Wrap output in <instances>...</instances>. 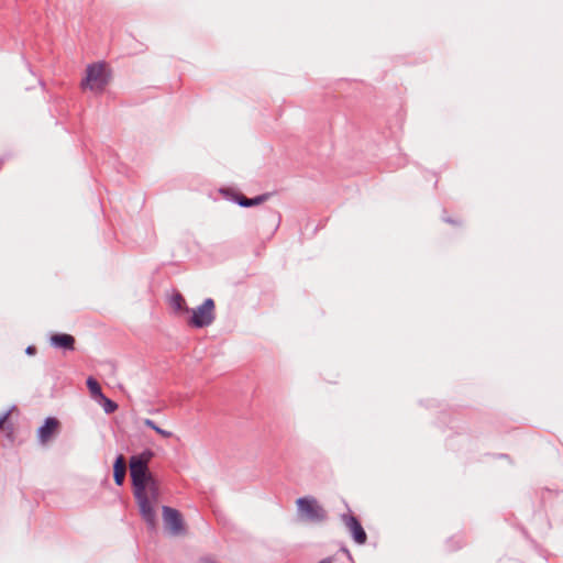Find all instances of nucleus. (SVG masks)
<instances>
[{
    "label": "nucleus",
    "instance_id": "1",
    "mask_svg": "<svg viewBox=\"0 0 563 563\" xmlns=\"http://www.w3.org/2000/svg\"><path fill=\"white\" fill-rule=\"evenodd\" d=\"M110 78L111 71L106 63L91 64L86 69V76L81 81V88L95 93H101L108 86Z\"/></svg>",
    "mask_w": 563,
    "mask_h": 563
},
{
    "label": "nucleus",
    "instance_id": "2",
    "mask_svg": "<svg viewBox=\"0 0 563 563\" xmlns=\"http://www.w3.org/2000/svg\"><path fill=\"white\" fill-rule=\"evenodd\" d=\"M298 515L302 520L320 523L327 519V510L314 497H301L296 500Z\"/></svg>",
    "mask_w": 563,
    "mask_h": 563
},
{
    "label": "nucleus",
    "instance_id": "3",
    "mask_svg": "<svg viewBox=\"0 0 563 563\" xmlns=\"http://www.w3.org/2000/svg\"><path fill=\"white\" fill-rule=\"evenodd\" d=\"M158 496V482L151 471H145L143 486V519L152 527L155 525L154 514L147 501L156 500Z\"/></svg>",
    "mask_w": 563,
    "mask_h": 563
},
{
    "label": "nucleus",
    "instance_id": "4",
    "mask_svg": "<svg viewBox=\"0 0 563 563\" xmlns=\"http://www.w3.org/2000/svg\"><path fill=\"white\" fill-rule=\"evenodd\" d=\"M191 316L187 323L194 328H205L210 325L214 320V301L210 298L206 299L201 306L190 310Z\"/></svg>",
    "mask_w": 563,
    "mask_h": 563
},
{
    "label": "nucleus",
    "instance_id": "5",
    "mask_svg": "<svg viewBox=\"0 0 563 563\" xmlns=\"http://www.w3.org/2000/svg\"><path fill=\"white\" fill-rule=\"evenodd\" d=\"M165 529L170 536L180 537L186 534V523L181 514L168 506L162 508Z\"/></svg>",
    "mask_w": 563,
    "mask_h": 563
},
{
    "label": "nucleus",
    "instance_id": "6",
    "mask_svg": "<svg viewBox=\"0 0 563 563\" xmlns=\"http://www.w3.org/2000/svg\"><path fill=\"white\" fill-rule=\"evenodd\" d=\"M130 475L134 498L141 505V455H134L131 457Z\"/></svg>",
    "mask_w": 563,
    "mask_h": 563
},
{
    "label": "nucleus",
    "instance_id": "7",
    "mask_svg": "<svg viewBox=\"0 0 563 563\" xmlns=\"http://www.w3.org/2000/svg\"><path fill=\"white\" fill-rule=\"evenodd\" d=\"M343 522L357 544H364L366 542L367 534L354 516H344Z\"/></svg>",
    "mask_w": 563,
    "mask_h": 563
},
{
    "label": "nucleus",
    "instance_id": "8",
    "mask_svg": "<svg viewBox=\"0 0 563 563\" xmlns=\"http://www.w3.org/2000/svg\"><path fill=\"white\" fill-rule=\"evenodd\" d=\"M59 430V421L56 418H47L44 426L38 431L40 441L46 444L51 441Z\"/></svg>",
    "mask_w": 563,
    "mask_h": 563
},
{
    "label": "nucleus",
    "instance_id": "9",
    "mask_svg": "<svg viewBox=\"0 0 563 563\" xmlns=\"http://www.w3.org/2000/svg\"><path fill=\"white\" fill-rule=\"evenodd\" d=\"M169 306L172 310L179 316L190 312L185 298L179 292L174 294L169 298Z\"/></svg>",
    "mask_w": 563,
    "mask_h": 563
},
{
    "label": "nucleus",
    "instance_id": "10",
    "mask_svg": "<svg viewBox=\"0 0 563 563\" xmlns=\"http://www.w3.org/2000/svg\"><path fill=\"white\" fill-rule=\"evenodd\" d=\"M51 342L54 346L65 349V350H74L75 339L70 334L58 333L54 334L51 338Z\"/></svg>",
    "mask_w": 563,
    "mask_h": 563
},
{
    "label": "nucleus",
    "instance_id": "11",
    "mask_svg": "<svg viewBox=\"0 0 563 563\" xmlns=\"http://www.w3.org/2000/svg\"><path fill=\"white\" fill-rule=\"evenodd\" d=\"M126 474V462L123 455H119L113 466V476L118 485H122Z\"/></svg>",
    "mask_w": 563,
    "mask_h": 563
},
{
    "label": "nucleus",
    "instance_id": "12",
    "mask_svg": "<svg viewBox=\"0 0 563 563\" xmlns=\"http://www.w3.org/2000/svg\"><path fill=\"white\" fill-rule=\"evenodd\" d=\"M87 387H88L90 395L93 399L98 400L100 397L103 396V394L101 391V387L95 378L89 377L87 379Z\"/></svg>",
    "mask_w": 563,
    "mask_h": 563
},
{
    "label": "nucleus",
    "instance_id": "13",
    "mask_svg": "<svg viewBox=\"0 0 563 563\" xmlns=\"http://www.w3.org/2000/svg\"><path fill=\"white\" fill-rule=\"evenodd\" d=\"M143 424L153 429L156 433H158L159 435H162L165 439H168L173 435V433L170 431L159 428L154 421H152L150 419H143Z\"/></svg>",
    "mask_w": 563,
    "mask_h": 563
},
{
    "label": "nucleus",
    "instance_id": "14",
    "mask_svg": "<svg viewBox=\"0 0 563 563\" xmlns=\"http://www.w3.org/2000/svg\"><path fill=\"white\" fill-rule=\"evenodd\" d=\"M156 455L151 448L143 449V485L145 484V471H150L147 463Z\"/></svg>",
    "mask_w": 563,
    "mask_h": 563
},
{
    "label": "nucleus",
    "instance_id": "15",
    "mask_svg": "<svg viewBox=\"0 0 563 563\" xmlns=\"http://www.w3.org/2000/svg\"><path fill=\"white\" fill-rule=\"evenodd\" d=\"M266 199H267L266 195L257 196V197H255L253 199H249L246 197H242L239 200V203L241 206H243V207H252V206H256V205H260V203L264 202Z\"/></svg>",
    "mask_w": 563,
    "mask_h": 563
},
{
    "label": "nucleus",
    "instance_id": "16",
    "mask_svg": "<svg viewBox=\"0 0 563 563\" xmlns=\"http://www.w3.org/2000/svg\"><path fill=\"white\" fill-rule=\"evenodd\" d=\"M101 402L106 412L111 413L117 410L118 406L114 401L107 398L104 395L98 399Z\"/></svg>",
    "mask_w": 563,
    "mask_h": 563
},
{
    "label": "nucleus",
    "instance_id": "17",
    "mask_svg": "<svg viewBox=\"0 0 563 563\" xmlns=\"http://www.w3.org/2000/svg\"><path fill=\"white\" fill-rule=\"evenodd\" d=\"M8 420V415L0 419V430H4Z\"/></svg>",
    "mask_w": 563,
    "mask_h": 563
},
{
    "label": "nucleus",
    "instance_id": "18",
    "mask_svg": "<svg viewBox=\"0 0 563 563\" xmlns=\"http://www.w3.org/2000/svg\"><path fill=\"white\" fill-rule=\"evenodd\" d=\"M26 352H27L29 354H34V352H35V347H34V346H29V347H27V350H26Z\"/></svg>",
    "mask_w": 563,
    "mask_h": 563
},
{
    "label": "nucleus",
    "instance_id": "19",
    "mask_svg": "<svg viewBox=\"0 0 563 563\" xmlns=\"http://www.w3.org/2000/svg\"><path fill=\"white\" fill-rule=\"evenodd\" d=\"M147 443L152 446V448H155L156 450H159V446H156L154 443H152L150 440H147Z\"/></svg>",
    "mask_w": 563,
    "mask_h": 563
},
{
    "label": "nucleus",
    "instance_id": "20",
    "mask_svg": "<svg viewBox=\"0 0 563 563\" xmlns=\"http://www.w3.org/2000/svg\"><path fill=\"white\" fill-rule=\"evenodd\" d=\"M319 563H332V562L330 559H325V560L320 561Z\"/></svg>",
    "mask_w": 563,
    "mask_h": 563
}]
</instances>
